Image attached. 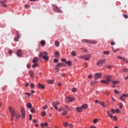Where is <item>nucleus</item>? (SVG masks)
Listing matches in <instances>:
<instances>
[{"label":"nucleus","mask_w":128,"mask_h":128,"mask_svg":"<svg viewBox=\"0 0 128 128\" xmlns=\"http://www.w3.org/2000/svg\"><path fill=\"white\" fill-rule=\"evenodd\" d=\"M38 88H42V89L44 88V86L43 84H40V83H38Z\"/></svg>","instance_id":"obj_27"},{"label":"nucleus","mask_w":128,"mask_h":128,"mask_svg":"<svg viewBox=\"0 0 128 128\" xmlns=\"http://www.w3.org/2000/svg\"><path fill=\"white\" fill-rule=\"evenodd\" d=\"M72 56H76V52L72 51Z\"/></svg>","instance_id":"obj_34"},{"label":"nucleus","mask_w":128,"mask_h":128,"mask_svg":"<svg viewBox=\"0 0 128 128\" xmlns=\"http://www.w3.org/2000/svg\"><path fill=\"white\" fill-rule=\"evenodd\" d=\"M32 106V104L30 103L27 104V108H31Z\"/></svg>","instance_id":"obj_31"},{"label":"nucleus","mask_w":128,"mask_h":128,"mask_svg":"<svg viewBox=\"0 0 128 128\" xmlns=\"http://www.w3.org/2000/svg\"><path fill=\"white\" fill-rule=\"evenodd\" d=\"M93 122L94 124H96V122H98V119H94L93 120Z\"/></svg>","instance_id":"obj_55"},{"label":"nucleus","mask_w":128,"mask_h":128,"mask_svg":"<svg viewBox=\"0 0 128 128\" xmlns=\"http://www.w3.org/2000/svg\"><path fill=\"white\" fill-rule=\"evenodd\" d=\"M30 110L32 112V114L36 113V110H34V108H32Z\"/></svg>","instance_id":"obj_32"},{"label":"nucleus","mask_w":128,"mask_h":128,"mask_svg":"<svg viewBox=\"0 0 128 128\" xmlns=\"http://www.w3.org/2000/svg\"><path fill=\"white\" fill-rule=\"evenodd\" d=\"M40 44L44 46L46 44V41L44 40H42L41 42H40Z\"/></svg>","instance_id":"obj_33"},{"label":"nucleus","mask_w":128,"mask_h":128,"mask_svg":"<svg viewBox=\"0 0 128 128\" xmlns=\"http://www.w3.org/2000/svg\"><path fill=\"white\" fill-rule=\"evenodd\" d=\"M118 106L120 108H122V106H124V104H122V103L121 102H120L118 104Z\"/></svg>","instance_id":"obj_29"},{"label":"nucleus","mask_w":128,"mask_h":128,"mask_svg":"<svg viewBox=\"0 0 128 128\" xmlns=\"http://www.w3.org/2000/svg\"><path fill=\"white\" fill-rule=\"evenodd\" d=\"M116 112L117 114H120V109L116 108Z\"/></svg>","instance_id":"obj_48"},{"label":"nucleus","mask_w":128,"mask_h":128,"mask_svg":"<svg viewBox=\"0 0 128 128\" xmlns=\"http://www.w3.org/2000/svg\"><path fill=\"white\" fill-rule=\"evenodd\" d=\"M30 5H28V4H26V5H25V6H24V8H30Z\"/></svg>","instance_id":"obj_50"},{"label":"nucleus","mask_w":128,"mask_h":128,"mask_svg":"<svg viewBox=\"0 0 128 128\" xmlns=\"http://www.w3.org/2000/svg\"><path fill=\"white\" fill-rule=\"evenodd\" d=\"M122 96H124L125 98H128V94H122Z\"/></svg>","instance_id":"obj_51"},{"label":"nucleus","mask_w":128,"mask_h":128,"mask_svg":"<svg viewBox=\"0 0 128 128\" xmlns=\"http://www.w3.org/2000/svg\"><path fill=\"white\" fill-rule=\"evenodd\" d=\"M90 128H96V127L95 126H90Z\"/></svg>","instance_id":"obj_63"},{"label":"nucleus","mask_w":128,"mask_h":128,"mask_svg":"<svg viewBox=\"0 0 128 128\" xmlns=\"http://www.w3.org/2000/svg\"><path fill=\"white\" fill-rule=\"evenodd\" d=\"M47 82H48V84H54V80H48Z\"/></svg>","instance_id":"obj_30"},{"label":"nucleus","mask_w":128,"mask_h":128,"mask_svg":"<svg viewBox=\"0 0 128 128\" xmlns=\"http://www.w3.org/2000/svg\"><path fill=\"white\" fill-rule=\"evenodd\" d=\"M63 124H64V126H68V122H64Z\"/></svg>","instance_id":"obj_35"},{"label":"nucleus","mask_w":128,"mask_h":128,"mask_svg":"<svg viewBox=\"0 0 128 128\" xmlns=\"http://www.w3.org/2000/svg\"><path fill=\"white\" fill-rule=\"evenodd\" d=\"M55 45L56 46H60V42H58V41H56Z\"/></svg>","instance_id":"obj_42"},{"label":"nucleus","mask_w":128,"mask_h":128,"mask_svg":"<svg viewBox=\"0 0 128 128\" xmlns=\"http://www.w3.org/2000/svg\"><path fill=\"white\" fill-rule=\"evenodd\" d=\"M69 126H70V128H72L74 126V125H72V124H70Z\"/></svg>","instance_id":"obj_62"},{"label":"nucleus","mask_w":128,"mask_h":128,"mask_svg":"<svg viewBox=\"0 0 128 128\" xmlns=\"http://www.w3.org/2000/svg\"><path fill=\"white\" fill-rule=\"evenodd\" d=\"M67 99L68 100V102H72V100H74V98L68 96V97H67Z\"/></svg>","instance_id":"obj_24"},{"label":"nucleus","mask_w":128,"mask_h":128,"mask_svg":"<svg viewBox=\"0 0 128 128\" xmlns=\"http://www.w3.org/2000/svg\"><path fill=\"white\" fill-rule=\"evenodd\" d=\"M36 66H38V64L37 63H34L32 66V68H36Z\"/></svg>","instance_id":"obj_41"},{"label":"nucleus","mask_w":128,"mask_h":128,"mask_svg":"<svg viewBox=\"0 0 128 128\" xmlns=\"http://www.w3.org/2000/svg\"><path fill=\"white\" fill-rule=\"evenodd\" d=\"M123 16L124 18H128V16L127 14H123Z\"/></svg>","instance_id":"obj_49"},{"label":"nucleus","mask_w":128,"mask_h":128,"mask_svg":"<svg viewBox=\"0 0 128 128\" xmlns=\"http://www.w3.org/2000/svg\"><path fill=\"white\" fill-rule=\"evenodd\" d=\"M9 110L11 114V120H14V116H16V120H17L18 118H20V115L18 113H16V110H14V108L12 106L9 107Z\"/></svg>","instance_id":"obj_1"},{"label":"nucleus","mask_w":128,"mask_h":128,"mask_svg":"<svg viewBox=\"0 0 128 128\" xmlns=\"http://www.w3.org/2000/svg\"><path fill=\"white\" fill-rule=\"evenodd\" d=\"M68 110H70V108L68 107V106H65V107H62L61 108H59L58 109V112H62V116H66L68 114Z\"/></svg>","instance_id":"obj_2"},{"label":"nucleus","mask_w":128,"mask_h":128,"mask_svg":"<svg viewBox=\"0 0 128 128\" xmlns=\"http://www.w3.org/2000/svg\"><path fill=\"white\" fill-rule=\"evenodd\" d=\"M107 114H108V116H110L111 118H113V120H118V118H116V116H112V114H110V112L107 111Z\"/></svg>","instance_id":"obj_12"},{"label":"nucleus","mask_w":128,"mask_h":128,"mask_svg":"<svg viewBox=\"0 0 128 128\" xmlns=\"http://www.w3.org/2000/svg\"><path fill=\"white\" fill-rule=\"evenodd\" d=\"M20 34L16 35V36L14 38V40L15 42H18V40H20Z\"/></svg>","instance_id":"obj_19"},{"label":"nucleus","mask_w":128,"mask_h":128,"mask_svg":"<svg viewBox=\"0 0 128 128\" xmlns=\"http://www.w3.org/2000/svg\"><path fill=\"white\" fill-rule=\"evenodd\" d=\"M120 100H122V102H126V98L124 96H123L122 95L120 96Z\"/></svg>","instance_id":"obj_21"},{"label":"nucleus","mask_w":128,"mask_h":128,"mask_svg":"<svg viewBox=\"0 0 128 128\" xmlns=\"http://www.w3.org/2000/svg\"><path fill=\"white\" fill-rule=\"evenodd\" d=\"M88 78H92V74H90L88 76Z\"/></svg>","instance_id":"obj_61"},{"label":"nucleus","mask_w":128,"mask_h":128,"mask_svg":"<svg viewBox=\"0 0 128 128\" xmlns=\"http://www.w3.org/2000/svg\"><path fill=\"white\" fill-rule=\"evenodd\" d=\"M54 62H55V64H56V63L58 62V60L55 59L54 60Z\"/></svg>","instance_id":"obj_53"},{"label":"nucleus","mask_w":128,"mask_h":128,"mask_svg":"<svg viewBox=\"0 0 128 128\" xmlns=\"http://www.w3.org/2000/svg\"><path fill=\"white\" fill-rule=\"evenodd\" d=\"M8 0H0V4H1L3 8H8V4H6V2Z\"/></svg>","instance_id":"obj_9"},{"label":"nucleus","mask_w":128,"mask_h":128,"mask_svg":"<svg viewBox=\"0 0 128 128\" xmlns=\"http://www.w3.org/2000/svg\"><path fill=\"white\" fill-rule=\"evenodd\" d=\"M43 110H46V108H48V106L46 105L42 107Z\"/></svg>","instance_id":"obj_54"},{"label":"nucleus","mask_w":128,"mask_h":128,"mask_svg":"<svg viewBox=\"0 0 128 128\" xmlns=\"http://www.w3.org/2000/svg\"><path fill=\"white\" fill-rule=\"evenodd\" d=\"M88 104H84L81 106V108H82V110H86V108H88Z\"/></svg>","instance_id":"obj_17"},{"label":"nucleus","mask_w":128,"mask_h":128,"mask_svg":"<svg viewBox=\"0 0 128 128\" xmlns=\"http://www.w3.org/2000/svg\"><path fill=\"white\" fill-rule=\"evenodd\" d=\"M64 64L62 63H58L56 65V66H58V68H62Z\"/></svg>","instance_id":"obj_20"},{"label":"nucleus","mask_w":128,"mask_h":128,"mask_svg":"<svg viewBox=\"0 0 128 128\" xmlns=\"http://www.w3.org/2000/svg\"><path fill=\"white\" fill-rule=\"evenodd\" d=\"M30 88H32V89L34 88H35L34 84H30Z\"/></svg>","instance_id":"obj_36"},{"label":"nucleus","mask_w":128,"mask_h":128,"mask_svg":"<svg viewBox=\"0 0 128 128\" xmlns=\"http://www.w3.org/2000/svg\"><path fill=\"white\" fill-rule=\"evenodd\" d=\"M81 50L83 51L84 52H88V50L86 49V48H81Z\"/></svg>","instance_id":"obj_45"},{"label":"nucleus","mask_w":128,"mask_h":128,"mask_svg":"<svg viewBox=\"0 0 128 128\" xmlns=\"http://www.w3.org/2000/svg\"><path fill=\"white\" fill-rule=\"evenodd\" d=\"M117 58H119V60H125V62H126V64L128 63V61L126 59V58H124V57H122L120 56H118Z\"/></svg>","instance_id":"obj_15"},{"label":"nucleus","mask_w":128,"mask_h":128,"mask_svg":"<svg viewBox=\"0 0 128 128\" xmlns=\"http://www.w3.org/2000/svg\"><path fill=\"white\" fill-rule=\"evenodd\" d=\"M82 42H86L87 44H96L98 41L94 40H90L86 39H82L81 40Z\"/></svg>","instance_id":"obj_5"},{"label":"nucleus","mask_w":128,"mask_h":128,"mask_svg":"<svg viewBox=\"0 0 128 128\" xmlns=\"http://www.w3.org/2000/svg\"><path fill=\"white\" fill-rule=\"evenodd\" d=\"M29 120H32V114L29 115Z\"/></svg>","instance_id":"obj_46"},{"label":"nucleus","mask_w":128,"mask_h":128,"mask_svg":"<svg viewBox=\"0 0 128 128\" xmlns=\"http://www.w3.org/2000/svg\"><path fill=\"white\" fill-rule=\"evenodd\" d=\"M92 56L90 54H88L85 56H80V58H82L84 60H90Z\"/></svg>","instance_id":"obj_6"},{"label":"nucleus","mask_w":128,"mask_h":128,"mask_svg":"<svg viewBox=\"0 0 128 128\" xmlns=\"http://www.w3.org/2000/svg\"><path fill=\"white\" fill-rule=\"evenodd\" d=\"M40 126H42V128H44V126H48V124L47 122H45L44 124L41 123Z\"/></svg>","instance_id":"obj_16"},{"label":"nucleus","mask_w":128,"mask_h":128,"mask_svg":"<svg viewBox=\"0 0 128 128\" xmlns=\"http://www.w3.org/2000/svg\"><path fill=\"white\" fill-rule=\"evenodd\" d=\"M22 50H18L16 54L18 56H19V58H20V56H22Z\"/></svg>","instance_id":"obj_14"},{"label":"nucleus","mask_w":128,"mask_h":128,"mask_svg":"<svg viewBox=\"0 0 128 128\" xmlns=\"http://www.w3.org/2000/svg\"><path fill=\"white\" fill-rule=\"evenodd\" d=\"M72 92H76V88H72Z\"/></svg>","instance_id":"obj_43"},{"label":"nucleus","mask_w":128,"mask_h":128,"mask_svg":"<svg viewBox=\"0 0 128 128\" xmlns=\"http://www.w3.org/2000/svg\"><path fill=\"white\" fill-rule=\"evenodd\" d=\"M111 46H114V42H111Z\"/></svg>","instance_id":"obj_64"},{"label":"nucleus","mask_w":128,"mask_h":128,"mask_svg":"<svg viewBox=\"0 0 128 128\" xmlns=\"http://www.w3.org/2000/svg\"><path fill=\"white\" fill-rule=\"evenodd\" d=\"M102 78V73H96L94 76V80H98V78Z\"/></svg>","instance_id":"obj_13"},{"label":"nucleus","mask_w":128,"mask_h":128,"mask_svg":"<svg viewBox=\"0 0 128 128\" xmlns=\"http://www.w3.org/2000/svg\"><path fill=\"white\" fill-rule=\"evenodd\" d=\"M103 53L104 54H107V55L110 54V52L108 51H104Z\"/></svg>","instance_id":"obj_40"},{"label":"nucleus","mask_w":128,"mask_h":128,"mask_svg":"<svg viewBox=\"0 0 128 128\" xmlns=\"http://www.w3.org/2000/svg\"><path fill=\"white\" fill-rule=\"evenodd\" d=\"M48 52H40V54L39 56L40 58L42 57V58L44 60H48Z\"/></svg>","instance_id":"obj_4"},{"label":"nucleus","mask_w":128,"mask_h":128,"mask_svg":"<svg viewBox=\"0 0 128 128\" xmlns=\"http://www.w3.org/2000/svg\"><path fill=\"white\" fill-rule=\"evenodd\" d=\"M16 36H18V34H20V32H18V30H16Z\"/></svg>","instance_id":"obj_60"},{"label":"nucleus","mask_w":128,"mask_h":128,"mask_svg":"<svg viewBox=\"0 0 128 128\" xmlns=\"http://www.w3.org/2000/svg\"><path fill=\"white\" fill-rule=\"evenodd\" d=\"M102 106H104V108H106V106L104 105V102H98Z\"/></svg>","instance_id":"obj_38"},{"label":"nucleus","mask_w":128,"mask_h":128,"mask_svg":"<svg viewBox=\"0 0 128 128\" xmlns=\"http://www.w3.org/2000/svg\"><path fill=\"white\" fill-rule=\"evenodd\" d=\"M53 10L56 12H62V11L60 10L58 6L53 4Z\"/></svg>","instance_id":"obj_8"},{"label":"nucleus","mask_w":128,"mask_h":128,"mask_svg":"<svg viewBox=\"0 0 128 128\" xmlns=\"http://www.w3.org/2000/svg\"><path fill=\"white\" fill-rule=\"evenodd\" d=\"M104 62H106V60L105 59L100 60L97 62L96 64L98 66H102V64H104Z\"/></svg>","instance_id":"obj_7"},{"label":"nucleus","mask_w":128,"mask_h":128,"mask_svg":"<svg viewBox=\"0 0 128 128\" xmlns=\"http://www.w3.org/2000/svg\"><path fill=\"white\" fill-rule=\"evenodd\" d=\"M112 82L114 84H120V82H118V80H114V81L112 80Z\"/></svg>","instance_id":"obj_26"},{"label":"nucleus","mask_w":128,"mask_h":128,"mask_svg":"<svg viewBox=\"0 0 128 128\" xmlns=\"http://www.w3.org/2000/svg\"><path fill=\"white\" fill-rule=\"evenodd\" d=\"M65 64L69 66H72V61L70 60L66 61L65 62Z\"/></svg>","instance_id":"obj_25"},{"label":"nucleus","mask_w":128,"mask_h":128,"mask_svg":"<svg viewBox=\"0 0 128 128\" xmlns=\"http://www.w3.org/2000/svg\"><path fill=\"white\" fill-rule=\"evenodd\" d=\"M122 72H128V69L126 68H123Z\"/></svg>","instance_id":"obj_37"},{"label":"nucleus","mask_w":128,"mask_h":128,"mask_svg":"<svg viewBox=\"0 0 128 128\" xmlns=\"http://www.w3.org/2000/svg\"><path fill=\"white\" fill-rule=\"evenodd\" d=\"M105 78H106V80H102L101 82L102 84H108L112 81V76H105Z\"/></svg>","instance_id":"obj_3"},{"label":"nucleus","mask_w":128,"mask_h":128,"mask_svg":"<svg viewBox=\"0 0 128 128\" xmlns=\"http://www.w3.org/2000/svg\"><path fill=\"white\" fill-rule=\"evenodd\" d=\"M76 110L77 112H82V107H80V108L77 107Z\"/></svg>","instance_id":"obj_22"},{"label":"nucleus","mask_w":128,"mask_h":128,"mask_svg":"<svg viewBox=\"0 0 128 128\" xmlns=\"http://www.w3.org/2000/svg\"><path fill=\"white\" fill-rule=\"evenodd\" d=\"M8 52H9V54H12V50H10L8 51Z\"/></svg>","instance_id":"obj_59"},{"label":"nucleus","mask_w":128,"mask_h":128,"mask_svg":"<svg viewBox=\"0 0 128 128\" xmlns=\"http://www.w3.org/2000/svg\"><path fill=\"white\" fill-rule=\"evenodd\" d=\"M52 104L55 110H58V106L60 104V102H52Z\"/></svg>","instance_id":"obj_10"},{"label":"nucleus","mask_w":128,"mask_h":128,"mask_svg":"<svg viewBox=\"0 0 128 128\" xmlns=\"http://www.w3.org/2000/svg\"><path fill=\"white\" fill-rule=\"evenodd\" d=\"M21 112H22V119L25 118H26V110H24V108H22L21 110Z\"/></svg>","instance_id":"obj_11"},{"label":"nucleus","mask_w":128,"mask_h":128,"mask_svg":"<svg viewBox=\"0 0 128 128\" xmlns=\"http://www.w3.org/2000/svg\"><path fill=\"white\" fill-rule=\"evenodd\" d=\"M111 112H112V114H116V110H114V109H112Z\"/></svg>","instance_id":"obj_52"},{"label":"nucleus","mask_w":128,"mask_h":128,"mask_svg":"<svg viewBox=\"0 0 128 128\" xmlns=\"http://www.w3.org/2000/svg\"><path fill=\"white\" fill-rule=\"evenodd\" d=\"M55 56L56 58L60 56V52H56L55 53Z\"/></svg>","instance_id":"obj_39"},{"label":"nucleus","mask_w":128,"mask_h":128,"mask_svg":"<svg viewBox=\"0 0 128 128\" xmlns=\"http://www.w3.org/2000/svg\"><path fill=\"white\" fill-rule=\"evenodd\" d=\"M95 84H96V80H94L90 82V86H94Z\"/></svg>","instance_id":"obj_28"},{"label":"nucleus","mask_w":128,"mask_h":128,"mask_svg":"<svg viewBox=\"0 0 128 128\" xmlns=\"http://www.w3.org/2000/svg\"><path fill=\"white\" fill-rule=\"evenodd\" d=\"M112 48L114 52H116L118 51V49H116V50H114V47H112Z\"/></svg>","instance_id":"obj_58"},{"label":"nucleus","mask_w":128,"mask_h":128,"mask_svg":"<svg viewBox=\"0 0 128 128\" xmlns=\"http://www.w3.org/2000/svg\"><path fill=\"white\" fill-rule=\"evenodd\" d=\"M55 70H56V72H60V68H56Z\"/></svg>","instance_id":"obj_56"},{"label":"nucleus","mask_w":128,"mask_h":128,"mask_svg":"<svg viewBox=\"0 0 128 128\" xmlns=\"http://www.w3.org/2000/svg\"><path fill=\"white\" fill-rule=\"evenodd\" d=\"M114 92H115V94H120V92L116 90H114Z\"/></svg>","instance_id":"obj_47"},{"label":"nucleus","mask_w":128,"mask_h":128,"mask_svg":"<svg viewBox=\"0 0 128 128\" xmlns=\"http://www.w3.org/2000/svg\"><path fill=\"white\" fill-rule=\"evenodd\" d=\"M32 62L34 64L37 63L38 62V58L36 57L33 59Z\"/></svg>","instance_id":"obj_23"},{"label":"nucleus","mask_w":128,"mask_h":128,"mask_svg":"<svg viewBox=\"0 0 128 128\" xmlns=\"http://www.w3.org/2000/svg\"><path fill=\"white\" fill-rule=\"evenodd\" d=\"M46 112H42V116H46Z\"/></svg>","instance_id":"obj_44"},{"label":"nucleus","mask_w":128,"mask_h":128,"mask_svg":"<svg viewBox=\"0 0 128 128\" xmlns=\"http://www.w3.org/2000/svg\"><path fill=\"white\" fill-rule=\"evenodd\" d=\"M29 74H30V78H32L34 76V71L32 70L30 71Z\"/></svg>","instance_id":"obj_18"},{"label":"nucleus","mask_w":128,"mask_h":128,"mask_svg":"<svg viewBox=\"0 0 128 128\" xmlns=\"http://www.w3.org/2000/svg\"><path fill=\"white\" fill-rule=\"evenodd\" d=\"M62 62H66V60L65 58H62Z\"/></svg>","instance_id":"obj_57"}]
</instances>
